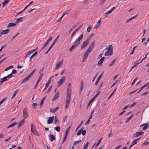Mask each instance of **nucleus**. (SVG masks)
<instances>
[{
	"instance_id": "obj_1",
	"label": "nucleus",
	"mask_w": 149,
	"mask_h": 149,
	"mask_svg": "<svg viewBox=\"0 0 149 149\" xmlns=\"http://www.w3.org/2000/svg\"><path fill=\"white\" fill-rule=\"evenodd\" d=\"M71 85L70 83L68 84L67 90L66 99L65 101V108L67 109L70 103V99L71 96Z\"/></svg>"
},
{
	"instance_id": "obj_2",
	"label": "nucleus",
	"mask_w": 149,
	"mask_h": 149,
	"mask_svg": "<svg viewBox=\"0 0 149 149\" xmlns=\"http://www.w3.org/2000/svg\"><path fill=\"white\" fill-rule=\"evenodd\" d=\"M95 44V41H93L89 45L88 49L86 51L83 56V62L85 61L87 58L89 53L93 49Z\"/></svg>"
},
{
	"instance_id": "obj_3",
	"label": "nucleus",
	"mask_w": 149,
	"mask_h": 149,
	"mask_svg": "<svg viewBox=\"0 0 149 149\" xmlns=\"http://www.w3.org/2000/svg\"><path fill=\"white\" fill-rule=\"evenodd\" d=\"M95 44V41H93L89 45L88 49L86 51L83 56V62L85 61L87 58L89 53L93 49Z\"/></svg>"
},
{
	"instance_id": "obj_4",
	"label": "nucleus",
	"mask_w": 149,
	"mask_h": 149,
	"mask_svg": "<svg viewBox=\"0 0 149 149\" xmlns=\"http://www.w3.org/2000/svg\"><path fill=\"white\" fill-rule=\"evenodd\" d=\"M84 35L81 34L76 40L74 43V45H73L69 49V51L71 52L77 46L79 45L80 43V40L83 38Z\"/></svg>"
},
{
	"instance_id": "obj_5",
	"label": "nucleus",
	"mask_w": 149,
	"mask_h": 149,
	"mask_svg": "<svg viewBox=\"0 0 149 149\" xmlns=\"http://www.w3.org/2000/svg\"><path fill=\"white\" fill-rule=\"evenodd\" d=\"M90 39V38H88L87 39L83 42V44L81 46L80 48L81 49H84L88 45L89 43V41Z\"/></svg>"
},
{
	"instance_id": "obj_6",
	"label": "nucleus",
	"mask_w": 149,
	"mask_h": 149,
	"mask_svg": "<svg viewBox=\"0 0 149 149\" xmlns=\"http://www.w3.org/2000/svg\"><path fill=\"white\" fill-rule=\"evenodd\" d=\"M83 129L84 128L83 127H81L79 129L77 133V135L78 136L81 133L83 135H85L86 131L85 130H84Z\"/></svg>"
},
{
	"instance_id": "obj_7",
	"label": "nucleus",
	"mask_w": 149,
	"mask_h": 149,
	"mask_svg": "<svg viewBox=\"0 0 149 149\" xmlns=\"http://www.w3.org/2000/svg\"><path fill=\"white\" fill-rule=\"evenodd\" d=\"M23 117L24 119L28 116V114L27 113V108L24 107L23 111Z\"/></svg>"
},
{
	"instance_id": "obj_8",
	"label": "nucleus",
	"mask_w": 149,
	"mask_h": 149,
	"mask_svg": "<svg viewBox=\"0 0 149 149\" xmlns=\"http://www.w3.org/2000/svg\"><path fill=\"white\" fill-rule=\"evenodd\" d=\"M65 79V77H63L57 83V86L58 87L60 86L64 82Z\"/></svg>"
},
{
	"instance_id": "obj_9",
	"label": "nucleus",
	"mask_w": 149,
	"mask_h": 149,
	"mask_svg": "<svg viewBox=\"0 0 149 149\" xmlns=\"http://www.w3.org/2000/svg\"><path fill=\"white\" fill-rule=\"evenodd\" d=\"M143 134L144 132H143L141 131L139 132H137L134 134L133 136L134 137H137L140 135H142Z\"/></svg>"
},
{
	"instance_id": "obj_10",
	"label": "nucleus",
	"mask_w": 149,
	"mask_h": 149,
	"mask_svg": "<svg viewBox=\"0 0 149 149\" xmlns=\"http://www.w3.org/2000/svg\"><path fill=\"white\" fill-rule=\"evenodd\" d=\"M105 59L104 57H102L98 61L97 63V65L99 66H100L102 65V63Z\"/></svg>"
},
{
	"instance_id": "obj_11",
	"label": "nucleus",
	"mask_w": 149,
	"mask_h": 149,
	"mask_svg": "<svg viewBox=\"0 0 149 149\" xmlns=\"http://www.w3.org/2000/svg\"><path fill=\"white\" fill-rule=\"evenodd\" d=\"M25 120L24 119H23L21 121H20L18 124V128H20L22 125L24 124Z\"/></svg>"
},
{
	"instance_id": "obj_12",
	"label": "nucleus",
	"mask_w": 149,
	"mask_h": 149,
	"mask_svg": "<svg viewBox=\"0 0 149 149\" xmlns=\"http://www.w3.org/2000/svg\"><path fill=\"white\" fill-rule=\"evenodd\" d=\"M63 62V60H62L61 62L57 63L56 67L55 68V70H57V68H59L60 67H61L62 65Z\"/></svg>"
},
{
	"instance_id": "obj_13",
	"label": "nucleus",
	"mask_w": 149,
	"mask_h": 149,
	"mask_svg": "<svg viewBox=\"0 0 149 149\" xmlns=\"http://www.w3.org/2000/svg\"><path fill=\"white\" fill-rule=\"evenodd\" d=\"M101 19L100 18L99 21L97 22L96 24L94 26V28L95 29H97L99 27L101 24Z\"/></svg>"
},
{
	"instance_id": "obj_14",
	"label": "nucleus",
	"mask_w": 149,
	"mask_h": 149,
	"mask_svg": "<svg viewBox=\"0 0 149 149\" xmlns=\"http://www.w3.org/2000/svg\"><path fill=\"white\" fill-rule=\"evenodd\" d=\"M52 77L50 78L48 80L47 83L46 84L45 87L44 89L43 90V91H45L46 89L48 87L49 85L50 84L51 82V80Z\"/></svg>"
},
{
	"instance_id": "obj_15",
	"label": "nucleus",
	"mask_w": 149,
	"mask_h": 149,
	"mask_svg": "<svg viewBox=\"0 0 149 149\" xmlns=\"http://www.w3.org/2000/svg\"><path fill=\"white\" fill-rule=\"evenodd\" d=\"M54 119V116L49 117L47 120V124H51L53 121Z\"/></svg>"
},
{
	"instance_id": "obj_16",
	"label": "nucleus",
	"mask_w": 149,
	"mask_h": 149,
	"mask_svg": "<svg viewBox=\"0 0 149 149\" xmlns=\"http://www.w3.org/2000/svg\"><path fill=\"white\" fill-rule=\"evenodd\" d=\"M59 95L58 92V91L55 94L54 96L53 97L52 99V101H54L57 99Z\"/></svg>"
},
{
	"instance_id": "obj_17",
	"label": "nucleus",
	"mask_w": 149,
	"mask_h": 149,
	"mask_svg": "<svg viewBox=\"0 0 149 149\" xmlns=\"http://www.w3.org/2000/svg\"><path fill=\"white\" fill-rule=\"evenodd\" d=\"M31 131L32 133H34V132L36 130V129L35 128V126L33 124L31 123Z\"/></svg>"
},
{
	"instance_id": "obj_18",
	"label": "nucleus",
	"mask_w": 149,
	"mask_h": 149,
	"mask_svg": "<svg viewBox=\"0 0 149 149\" xmlns=\"http://www.w3.org/2000/svg\"><path fill=\"white\" fill-rule=\"evenodd\" d=\"M9 31L10 29H8L5 30H3L1 32L2 35L7 34L9 32Z\"/></svg>"
},
{
	"instance_id": "obj_19",
	"label": "nucleus",
	"mask_w": 149,
	"mask_h": 149,
	"mask_svg": "<svg viewBox=\"0 0 149 149\" xmlns=\"http://www.w3.org/2000/svg\"><path fill=\"white\" fill-rule=\"evenodd\" d=\"M112 54V52H110L108 50L106 51L105 54H104V55L105 56H110Z\"/></svg>"
},
{
	"instance_id": "obj_20",
	"label": "nucleus",
	"mask_w": 149,
	"mask_h": 149,
	"mask_svg": "<svg viewBox=\"0 0 149 149\" xmlns=\"http://www.w3.org/2000/svg\"><path fill=\"white\" fill-rule=\"evenodd\" d=\"M30 79L29 78V77H26L25 78L23 79L21 82V84H22L25 81H27Z\"/></svg>"
},
{
	"instance_id": "obj_21",
	"label": "nucleus",
	"mask_w": 149,
	"mask_h": 149,
	"mask_svg": "<svg viewBox=\"0 0 149 149\" xmlns=\"http://www.w3.org/2000/svg\"><path fill=\"white\" fill-rule=\"evenodd\" d=\"M16 23H12V22L10 23H9L8 25V26H7V28H9V27H12V26H16Z\"/></svg>"
},
{
	"instance_id": "obj_22",
	"label": "nucleus",
	"mask_w": 149,
	"mask_h": 149,
	"mask_svg": "<svg viewBox=\"0 0 149 149\" xmlns=\"http://www.w3.org/2000/svg\"><path fill=\"white\" fill-rule=\"evenodd\" d=\"M49 139L51 141L54 140L55 139V137L54 135L50 134L49 135Z\"/></svg>"
},
{
	"instance_id": "obj_23",
	"label": "nucleus",
	"mask_w": 149,
	"mask_h": 149,
	"mask_svg": "<svg viewBox=\"0 0 149 149\" xmlns=\"http://www.w3.org/2000/svg\"><path fill=\"white\" fill-rule=\"evenodd\" d=\"M59 107H57L55 109H53V108H51L50 109V111L52 112V113H54L56 112L57 111V110L58 109Z\"/></svg>"
},
{
	"instance_id": "obj_24",
	"label": "nucleus",
	"mask_w": 149,
	"mask_h": 149,
	"mask_svg": "<svg viewBox=\"0 0 149 149\" xmlns=\"http://www.w3.org/2000/svg\"><path fill=\"white\" fill-rule=\"evenodd\" d=\"M135 65L133 66H132V68L131 69L130 72L131 71L132 69L136 67L137 66L138 64H139V62L138 61H136L135 62Z\"/></svg>"
},
{
	"instance_id": "obj_25",
	"label": "nucleus",
	"mask_w": 149,
	"mask_h": 149,
	"mask_svg": "<svg viewBox=\"0 0 149 149\" xmlns=\"http://www.w3.org/2000/svg\"><path fill=\"white\" fill-rule=\"evenodd\" d=\"M34 52V50H31L25 56V58H27L29 56L30 54Z\"/></svg>"
},
{
	"instance_id": "obj_26",
	"label": "nucleus",
	"mask_w": 149,
	"mask_h": 149,
	"mask_svg": "<svg viewBox=\"0 0 149 149\" xmlns=\"http://www.w3.org/2000/svg\"><path fill=\"white\" fill-rule=\"evenodd\" d=\"M17 124L16 122H14L13 123H12L11 125H9L8 126L7 128H9L11 127H13L17 125Z\"/></svg>"
},
{
	"instance_id": "obj_27",
	"label": "nucleus",
	"mask_w": 149,
	"mask_h": 149,
	"mask_svg": "<svg viewBox=\"0 0 149 149\" xmlns=\"http://www.w3.org/2000/svg\"><path fill=\"white\" fill-rule=\"evenodd\" d=\"M10 1V0H5L3 3V6L4 7Z\"/></svg>"
},
{
	"instance_id": "obj_28",
	"label": "nucleus",
	"mask_w": 149,
	"mask_h": 149,
	"mask_svg": "<svg viewBox=\"0 0 149 149\" xmlns=\"http://www.w3.org/2000/svg\"><path fill=\"white\" fill-rule=\"evenodd\" d=\"M113 46L111 45H110L109 46V47H108V50L110 52H113Z\"/></svg>"
},
{
	"instance_id": "obj_29",
	"label": "nucleus",
	"mask_w": 149,
	"mask_h": 149,
	"mask_svg": "<svg viewBox=\"0 0 149 149\" xmlns=\"http://www.w3.org/2000/svg\"><path fill=\"white\" fill-rule=\"evenodd\" d=\"M70 11H71V9H70L68 10H67V11H65V12H64L63 13V15H62V17H63V16L67 14H69L70 13Z\"/></svg>"
},
{
	"instance_id": "obj_30",
	"label": "nucleus",
	"mask_w": 149,
	"mask_h": 149,
	"mask_svg": "<svg viewBox=\"0 0 149 149\" xmlns=\"http://www.w3.org/2000/svg\"><path fill=\"white\" fill-rule=\"evenodd\" d=\"M149 127V125L148 124H145V126H144L143 130H146Z\"/></svg>"
},
{
	"instance_id": "obj_31",
	"label": "nucleus",
	"mask_w": 149,
	"mask_h": 149,
	"mask_svg": "<svg viewBox=\"0 0 149 149\" xmlns=\"http://www.w3.org/2000/svg\"><path fill=\"white\" fill-rule=\"evenodd\" d=\"M92 27V26L91 25H89V26H88V27L87 29V31L88 32H90V31H91Z\"/></svg>"
},
{
	"instance_id": "obj_32",
	"label": "nucleus",
	"mask_w": 149,
	"mask_h": 149,
	"mask_svg": "<svg viewBox=\"0 0 149 149\" xmlns=\"http://www.w3.org/2000/svg\"><path fill=\"white\" fill-rule=\"evenodd\" d=\"M101 76H99L98 77V78L97 79V80L95 83V84L96 86H97V84L99 82L100 79L101 78Z\"/></svg>"
},
{
	"instance_id": "obj_33",
	"label": "nucleus",
	"mask_w": 149,
	"mask_h": 149,
	"mask_svg": "<svg viewBox=\"0 0 149 149\" xmlns=\"http://www.w3.org/2000/svg\"><path fill=\"white\" fill-rule=\"evenodd\" d=\"M24 17H19L17 19V21L16 22V23H17L18 22H21L22 21V18H24Z\"/></svg>"
},
{
	"instance_id": "obj_34",
	"label": "nucleus",
	"mask_w": 149,
	"mask_h": 149,
	"mask_svg": "<svg viewBox=\"0 0 149 149\" xmlns=\"http://www.w3.org/2000/svg\"><path fill=\"white\" fill-rule=\"evenodd\" d=\"M7 76L5 77L2 78H1V80H2V82H4V81L7 80Z\"/></svg>"
},
{
	"instance_id": "obj_35",
	"label": "nucleus",
	"mask_w": 149,
	"mask_h": 149,
	"mask_svg": "<svg viewBox=\"0 0 149 149\" xmlns=\"http://www.w3.org/2000/svg\"><path fill=\"white\" fill-rule=\"evenodd\" d=\"M45 98H46V96H45V97H43V98L41 100L40 103V107H42L41 106L43 104L44 100L45 99Z\"/></svg>"
},
{
	"instance_id": "obj_36",
	"label": "nucleus",
	"mask_w": 149,
	"mask_h": 149,
	"mask_svg": "<svg viewBox=\"0 0 149 149\" xmlns=\"http://www.w3.org/2000/svg\"><path fill=\"white\" fill-rule=\"evenodd\" d=\"M77 26V24H75L73 26H72L71 28L70 29V30L69 31V33H70L72 31V30H73Z\"/></svg>"
},
{
	"instance_id": "obj_37",
	"label": "nucleus",
	"mask_w": 149,
	"mask_h": 149,
	"mask_svg": "<svg viewBox=\"0 0 149 149\" xmlns=\"http://www.w3.org/2000/svg\"><path fill=\"white\" fill-rule=\"evenodd\" d=\"M115 7H113L110 10L108 11L107 12L109 14H110L115 9Z\"/></svg>"
},
{
	"instance_id": "obj_38",
	"label": "nucleus",
	"mask_w": 149,
	"mask_h": 149,
	"mask_svg": "<svg viewBox=\"0 0 149 149\" xmlns=\"http://www.w3.org/2000/svg\"><path fill=\"white\" fill-rule=\"evenodd\" d=\"M116 60V59L115 58L110 64L109 65V67H110L111 66L113 65L115 62V61Z\"/></svg>"
},
{
	"instance_id": "obj_39",
	"label": "nucleus",
	"mask_w": 149,
	"mask_h": 149,
	"mask_svg": "<svg viewBox=\"0 0 149 149\" xmlns=\"http://www.w3.org/2000/svg\"><path fill=\"white\" fill-rule=\"evenodd\" d=\"M100 93V91H99L92 98L94 100L99 95Z\"/></svg>"
},
{
	"instance_id": "obj_40",
	"label": "nucleus",
	"mask_w": 149,
	"mask_h": 149,
	"mask_svg": "<svg viewBox=\"0 0 149 149\" xmlns=\"http://www.w3.org/2000/svg\"><path fill=\"white\" fill-rule=\"evenodd\" d=\"M17 92L18 91L17 90L14 92V93L13 94V95L11 97L12 99L15 96Z\"/></svg>"
},
{
	"instance_id": "obj_41",
	"label": "nucleus",
	"mask_w": 149,
	"mask_h": 149,
	"mask_svg": "<svg viewBox=\"0 0 149 149\" xmlns=\"http://www.w3.org/2000/svg\"><path fill=\"white\" fill-rule=\"evenodd\" d=\"M133 115H132L130 117H129L126 120L125 122L126 123H127L128 121L131 119V118L132 117Z\"/></svg>"
},
{
	"instance_id": "obj_42",
	"label": "nucleus",
	"mask_w": 149,
	"mask_h": 149,
	"mask_svg": "<svg viewBox=\"0 0 149 149\" xmlns=\"http://www.w3.org/2000/svg\"><path fill=\"white\" fill-rule=\"evenodd\" d=\"M83 121H82L81 122V123H80L79 126L77 127V128L76 129L75 131H76L81 126V125L83 123Z\"/></svg>"
},
{
	"instance_id": "obj_43",
	"label": "nucleus",
	"mask_w": 149,
	"mask_h": 149,
	"mask_svg": "<svg viewBox=\"0 0 149 149\" xmlns=\"http://www.w3.org/2000/svg\"><path fill=\"white\" fill-rule=\"evenodd\" d=\"M67 135H68V134H65V135L63 139V141L62 142V143H63L65 142V141L66 140V139L67 137Z\"/></svg>"
},
{
	"instance_id": "obj_44",
	"label": "nucleus",
	"mask_w": 149,
	"mask_h": 149,
	"mask_svg": "<svg viewBox=\"0 0 149 149\" xmlns=\"http://www.w3.org/2000/svg\"><path fill=\"white\" fill-rule=\"evenodd\" d=\"M59 36L58 35V36L56 38V39H55V40H54V41H53V42L52 43V44H53V45H54V44L57 41V39H58V38L59 37Z\"/></svg>"
},
{
	"instance_id": "obj_45",
	"label": "nucleus",
	"mask_w": 149,
	"mask_h": 149,
	"mask_svg": "<svg viewBox=\"0 0 149 149\" xmlns=\"http://www.w3.org/2000/svg\"><path fill=\"white\" fill-rule=\"evenodd\" d=\"M77 32L75 31H74L72 33L71 36V38L72 39L74 36L76 34Z\"/></svg>"
},
{
	"instance_id": "obj_46",
	"label": "nucleus",
	"mask_w": 149,
	"mask_h": 149,
	"mask_svg": "<svg viewBox=\"0 0 149 149\" xmlns=\"http://www.w3.org/2000/svg\"><path fill=\"white\" fill-rule=\"evenodd\" d=\"M137 47V46L136 45L134 46V47L133 48V50H132V52L130 53V54L131 55H132L133 54L134 52V50Z\"/></svg>"
},
{
	"instance_id": "obj_47",
	"label": "nucleus",
	"mask_w": 149,
	"mask_h": 149,
	"mask_svg": "<svg viewBox=\"0 0 149 149\" xmlns=\"http://www.w3.org/2000/svg\"><path fill=\"white\" fill-rule=\"evenodd\" d=\"M83 24H82L80 26H79L78 28L76 29L74 31H75L76 32H77L78 30L81 28V27L82 26Z\"/></svg>"
},
{
	"instance_id": "obj_48",
	"label": "nucleus",
	"mask_w": 149,
	"mask_h": 149,
	"mask_svg": "<svg viewBox=\"0 0 149 149\" xmlns=\"http://www.w3.org/2000/svg\"><path fill=\"white\" fill-rule=\"evenodd\" d=\"M55 129L57 132H59L60 130V127L59 126H57L55 128Z\"/></svg>"
},
{
	"instance_id": "obj_49",
	"label": "nucleus",
	"mask_w": 149,
	"mask_h": 149,
	"mask_svg": "<svg viewBox=\"0 0 149 149\" xmlns=\"http://www.w3.org/2000/svg\"><path fill=\"white\" fill-rule=\"evenodd\" d=\"M38 52L36 51L31 56V59H32L33 58L34 56H35L37 53Z\"/></svg>"
},
{
	"instance_id": "obj_50",
	"label": "nucleus",
	"mask_w": 149,
	"mask_h": 149,
	"mask_svg": "<svg viewBox=\"0 0 149 149\" xmlns=\"http://www.w3.org/2000/svg\"><path fill=\"white\" fill-rule=\"evenodd\" d=\"M13 65H10V66H9L8 67V68H6L5 69V70L6 71L9 70L10 69L13 68Z\"/></svg>"
},
{
	"instance_id": "obj_51",
	"label": "nucleus",
	"mask_w": 149,
	"mask_h": 149,
	"mask_svg": "<svg viewBox=\"0 0 149 149\" xmlns=\"http://www.w3.org/2000/svg\"><path fill=\"white\" fill-rule=\"evenodd\" d=\"M101 140H102V138H101L98 140V142L97 143V144H96V145L95 146V148L97 147L98 146V145H99V144L101 142Z\"/></svg>"
},
{
	"instance_id": "obj_52",
	"label": "nucleus",
	"mask_w": 149,
	"mask_h": 149,
	"mask_svg": "<svg viewBox=\"0 0 149 149\" xmlns=\"http://www.w3.org/2000/svg\"><path fill=\"white\" fill-rule=\"evenodd\" d=\"M55 118L54 120V123L55 124H56L58 122V120L56 118V115L55 116Z\"/></svg>"
},
{
	"instance_id": "obj_53",
	"label": "nucleus",
	"mask_w": 149,
	"mask_h": 149,
	"mask_svg": "<svg viewBox=\"0 0 149 149\" xmlns=\"http://www.w3.org/2000/svg\"><path fill=\"white\" fill-rule=\"evenodd\" d=\"M93 100H94V99H93V98H92L91 100L89 102V103L88 104V105H87V107H88L90 105V104L92 103V102L93 101Z\"/></svg>"
},
{
	"instance_id": "obj_54",
	"label": "nucleus",
	"mask_w": 149,
	"mask_h": 149,
	"mask_svg": "<svg viewBox=\"0 0 149 149\" xmlns=\"http://www.w3.org/2000/svg\"><path fill=\"white\" fill-rule=\"evenodd\" d=\"M33 133L34 134L36 135H38V136H39V135H40V134H39V132L38 131H37L36 130L34 131V133Z\"/></svg>"
},
{
	"instance_id": "obj_55",
	"label": "nucleus",
	"mask_w": 149,
	"mask_h": 149,
	"mask_svg": "<svg viewBox=\"0 0 149 149\" xmlns=\"http://www.w3.org/2000/svg\"><path fill=\"white\" fill-rule=\"evenodd\" d=\"M81 141V140H79L77 141H75L73 143L74 145L75 146L77 143H79Z\"/></svg>"
},
{
	"instance_id": "obj_56",
	"label": "nucleus",
	"mask_w": 149,
	"mask_h": 149,
	"mask_svg": "<svg viewBox=\"0 0 149 149\" xmlns=\"http://www.w3.org/2000/svg\"><path fill=\"white\" fill-rule=\"evenodd\" d=\"M138 79V77H136L135 79H134L133 81L132 84L131 85H133V84L135 83L136 81Z\"/></svg>"
},
{
	"instance_id": "obj_57",
	"label": "nucleus",
	"mask_w": 149,
	"mask_h": 149,
	"mask_svg": "<svg viewBox=\"0 0 149 149\" xmlns=\"http://www.w3.org/2000/svg\"><path fill=\"white\" fill-rule=\"evenodd\" d=\"M13 76V74H12V73H10V74L8 75L7 77L8 78H10L11 77H12Z\"/></svg>"
},
{
	"instance_id": "obj_58",
	"label": "nucleus",
	"mask_w": 149,
	"mask_h": 149,
	"mask_svg": "<svg viewBox=\"0 0 149 149\" xmlns=\"http://www.w3.org/2000/svg\"><path fill=\"white\" fill-rule=\"evenodd\" d=\"M32 106L34 108H36L37 106V104L36 103H33Z\"/></svg>"
},
{
	"instance_id": "obj_59",
	"label": "nucleus",
	"mask_w": 149,
	"mask_h": 149,
	"mask_svg": "<svg viewBox=\"0 0 149 149\" xmlns=\"http://www.w3.org/2000/svg\"><path fill=\"white\" fill-rule=\"evenodd\" d=\"M52 86H49V87L48 88L47 91V93H49L50 92V91L51 90Z\"/></svg>"
},
{
	"instance_id": "obj_60",
	"label": "nucleus",
	"mask_w": 149,
	"mask_h": 149,
	"mask_svg": "<svg viewBox=\"0 0 149 149\" xmlns=\"http://www.w3.org/2000/svg\"><path fill=\"white\" fill-rule=\"evenodd\" d=\"M70 127H68L66 130L65 134H68V132L69 131L70 129Z\"/></svg>"
},
{
	"instance_id": "obj_61",
	"label": "nucleus",
	"mask_w": 149,
	"mask_h": 149,
	"mask_svg": "<svg viewBox=\"0 0 149 149\" xmlns=\"http://www.w3.org/2000/svg\"><path fill=\"white\" fill-rule=\"evenodd\" d=\"M19 33H18L16 34L14 37H13L11 39V40L12 41L19 34Z\"/></svg>"
},
{
	"instance_id": "obj_62",
	"label": "nucleus",
	"mask_w": 149,
	"mask_h": 149,
	"mask_svg": "<svg viewBox=\"0 0 149 149\" xmlns=\"http://www.w3.org/2000/svg\"><path fill=\"white\" fill-rule=\"evenodd\" d=\"M106 0H100V4L102 5L105 2Z\"/></svg>"
},
{
	"instance_id": "obj_63",
	"label": "nucleus",
	"mask_w": 149,
	"mask_h": 149,
	"mask_svg": "<svg viewBox=\"0 0 149 149\" xmlns=\"http://www.w3.org/2000/svg\"><path fill=\"white\" fill-rule=\"evenodd\" d=\"M44 69V67H42L40 70L39 72H43V71Z\"/></svg>"
},
{
	"instance_id": "obj_64",
	"label": "nucleus",
	"mask_w": 149,
	"mask_h": 149,
	"mask_svg": "<svg viewBox=\"0 0 149 149\" xmlns=\"http://www.w3.org/2000/svg\"><path fill=\"white\" fill-rule=\"evenodd\" d=\"M136 143H137V141L135 139H134L133 141L132 145H134L136 144Z\"/></svg>"
}]
</instances>
